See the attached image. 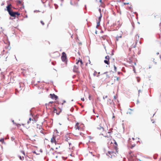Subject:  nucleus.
Listing matches in <instances>:
<instances>
[{
    "mask_svg": "<svg viewBox=\"0 0 161 161\" xmlns=\"http://www.w3.org/2000/svg\"><path fill=\"white\" fill-rule=\"evenodd\" d=\"M63 140L65 141L68 142L69 146L73 143V140L70 136L69 134H67L63 137Z\"/></svg>",
    "mask_w": 161,
    "mask_h": 161,
    "instance_id": "20e7f679",
    "label": "nucleus"
},
{
    "mask_svg": "<svg viewBox=\"0 0 161 161\" xmlns=\"http://www.w3.org/2000/svg\"><path fill=\"white\" fill-rule=\"evenodd\" d=\"M160 58H161V57H160Z\"/></svg>",
    "mask_w": 161,
    "mask_h": 161,
    "instance_id": "09e8293b",
    "label": "nucleus"
},
{
    "mask_svg": "<svg viewBox=\"0 0 161 161\" xmlns=\"http://www.w3.org/2000/svg\"><path fill=\"white\" fill-rule=\"evenodd\" d=\"M114 118V115L113 116V118Z\"/></svg>",
    "mask_w": 161,
    "mask_h": 161,
    "instance_id": "ea45409f",
    "label": "nucleus"
},
{
    "mask_svg": "<svg viewBox=\"0 0 161 161\" xmlns=\"http://www.w3.org/2000/svg\"><path fill=\"white\" fill-rule=\"evenodd\" d=\"M105 58L106 59V60H104V63L108 64V65L109 64V57L108 56H107L105 57Z\"/></svg>",
    "mask_w": 161,
    "mask_h": 161,
    "instance_id": "ddd939ff",
    "label": "nucleus"
},
{
    "mask_svg": "<svg viewBox=\"0 0 161 161\" xmlns=\"http://www.w3.org/2000/svg\"><path fill=\"white\" fill-rule=\"evenodd\" d=\"M132 50L133 51V53L131 55H129L128 58V61L132 65H133V63H134L135 64V63H134V62H133V57L134 56V54L135 53V52H136L135 49L134 50L133 49Z\"/></svg>",
    "mask_w": 161,
    "mask_h": 161,
    "instance_id": "423d86ee",
    "label": "nucleus"
},
{
    "mask_svg": "<svg viewBox=\"0 0 161 161\" xmlns=\"http://www.w3.org/2000/svg\"><path fill=\"white\" fill-rule=\"evenodd\" d=\"M12 140H13V139H14L13 138H12Z\"/></svg>",
    "mask_w": 161,
    "mask_h": 161,
    "instance_id": "37998d69",
    "label": "nucleus"
},
{
    "mask_svg": "<svg viewBox=\"0 0 161 161\" xmlns=\"http://www.w3.org/2000/svg\"><path fill=\"white\" fill-rule=\"evenodd\" d=\"M152 123H154V121H153Z\"/></svg>",
    "mask_w": 161,
    "mask_h": 161,
    "instance_id": "a18cd8bd",
    "label": "nucleus"
},
{
    "mask_svg": "<svg viewBox=\"0 0 161 161\" xmlns=\"http://www.w3.org/2000/svg\"><path fill=\"white\" fill-rule=\"evenodd\" d=\"M47 105L46 108H47Z\"/></svg>",
    "mask_w": 161,
    "mask_h": 161,
    "instance_id": "49530a36",
    "label": "nucleus"
},
{
    "mask_svg": "<svg viewBox=\"0 0 161 161\" xmlns=\"http://www.w3.org/2000/svg\"><path fill=\"white\" fill-rule=\"evenodd\" d=\"M53 103V102H49L48 104L47 105V106L48 107L49 106L50 104H52Z\"/></svg>",
    "mask_w": 161,
    "mask_h": 161,
    "instance_id": "bb28decb",
    "label": "nucleus"
},
{
    "mask_svg": "<svg viewBox=\"0 0 161 161\" xmlns=\"http://www.w3.org/2000/svg\"><path fill=\"white\" fill-rule=\"evenodd\" d=\"M79 63H80V65L81 66H82L83 65V63L82 61L80 60V58H79L78 59H77L76 60V64H78Z\"/></svg>",
    "mask_w": 161,
    "mask_h": 161,
    "instance_id": "2eb2a0df",
    "label": "nucleus"
},
{
    "mask_svg": "<svg viewBox=\"0 0 161 161\" xmlns=\"http://www.w3.org/2000/svg\"><path fill=\"white\" fill-rule=\"evenodd\" d=\"M21 153L23 155H22V156L19 155L20 156H19V157L20 160H23L24 159V156H25V152L24 151H21Z\"/></svg>",
    "mask_w": 161,
    "mask_h": 161,
    "instance_id": "a211bd4d",
    "label": "nucleus"
},
{
    "mask_svg": "<svg viewBox=\"0 0 161 161\" xmlns=\"http://www.w3.org/2000/svg\"><path fill=\"white\" fill-rule=\"evenodd\" d=\"M112 137L109 136V138L110 140L111 139Z\"/></svg>",
    "mask_w": 161,
    "mask_h": 161,
    "instance_id": "c9c22d12",
    "label": "nucleus"
},
{
    "mask_svg": "<svg viewBox=\"0 0 161 161\" xmlns=\"http://www.w3.org/2000/svg\"><path fill=\"white\" fill-rule=\"evenodd\" d=\"M136 78L137 81L138 82H139L141 80V78L139 77H137Z\"/></svg>",
    "mask_w": 161,
    "mask_h": 161,
    "instance_id": "412c9836",
    "label": "nucleus"
},
{
    "mask_svg": "<svg viewBox=\"0 0 161 161\" xmlns=\"http://www.w3.org/2000/svg\"><path fill=\"white\" fill-rule=\"evenodd\" d=\"M108 153L109 154L108 155V156L112 158L113 157H115L116 156L117 154L118 153V151L117 152H116V151H115V152H114V151H108ZM107 155H108L107 154Z\"/></svg>",
    "mask_w": 161,
    "mask_h": 161,
    "instance_id": "1a4fd4ad",
    "label": "nucleus"
},
{
    "mask_svg": "<svg viewBox=\"0 0 161 161\" xmlns=\"http://www.w3.org/2000/svg\"><path fill=\"white\" fill-rule=\"evenodd\" d=\"M136 156L135 155L132 154L131 156H130V160H134L136 158Z\"/></svg>",
    "mask_w": 161,
    "mask_h": 161,
    "instance_id": "f3484780",
    "label": "nucleus"
},
{
    "mask_svg": "<svg viewBox=\"0 0 161 161\" xmlns=\"http://www.w3.org/2000/svg\"><path fill=\"white\" fill-rule=\"evenodd\" d=\"M81 100L83 101H84L85 100L84 98H81Z\"/></svg>",
    "mask_w": 161,
    "mask_h": 161,
    "instance_id": "f704fd0d",
    "label": "nucleus"
},
{
    "mask_svg": "<svg viewBox=\"0 0 161 161\" xmlns=\"http://www.w3.org/2000/svg\"><path fill=\"white\" fill-rule=\"evenodd\" d=\"M114 145L113 146L114 149L116 151V152H118V145L117 143L114 140Z\"/></svg>",
    "mask_w": 161,
    "mask_h": 161,
    "instance_id": "4468645a",
    "label": "nucleus"
},
{
    "mask_svg": "<svg viewBox=\"0 0 161 161\" xmlns=\"http://www.w3.org/2000/svg\"><path fill=\"white\" fill-rule=\"evenodd\" d=\"M12 140H13V139H14L13 138H12Z\"/></svg>",
    "mask_w": 161,
    "mask_h": 161,
    "instance_id": "79ce46f5",
    "label": "nucleus"
},
{
    "mask_svg": "<svg viewBox=\"0 0 161 161\" xmlns=\"http://www.w3.org/2000/svg\"><path fill=\"white\" fill-rule=\"evenodd\" d=\"M100 22L99 21L97 23V26L99 25V24H100Z\"/></svg>",
    "mask_w": 161,
    "mask_h": 161,
    "instance_id": "72a5a7b5",
    "label": "nucleus"
},
{
    "mask_svg": "<svg viewBox=\"0 0 161 161\" xmlns=\"http://www.w3.org/2000/svg\"><path fill=\"white\" fill-rule=\"evenodd\" d=\"M53 110L54 112L56 113L57 115H58L62 111L61 109L59 108H56L53 107Z\"/></svg>",
    "mask_w": 161,
    "mask_h": 161,
    "instance_id": "9d476101",
    "label": "nucleus"
},
{
    "mask_svg": "<svg viewBox=\"0 0 161 161\" xmlns=\"http://www.w3.org/2000/svg\"><path fill=\"white\" fill-rule=\"evenodd\" d=\"M139 36L137 35H136L134 37V40H133L130 43V47L129 48V50L130 51L132 49L135 50V48L136 47L137 43L139 40Z\"/></svg>",
    "mask_w": 161,
    "mask_h": 161,
    "instance_id": "f03ea898",
    "label": "nucleus"
},
{
    "mask_svg": "<svg viewBox=\"0 0 161 161\" xmlns=\"http://www.w3.org/2000/svg\"><path fill=\"white\" fill-rule=\"evenodd\" d=\"M11 7H12V5L10 4H8L6 7L7 10L11 16L15 17L16 16V15L19 16L20 14V13H19L18 12H14L12 11L11 10Z\"/></svg>",
    "mask_w": 161,
    "mask_h": 161,
    "instance_id": "7ed1b4c3",
    "label": "nucleus"
},
{
    "mask_svg": "<svg viewBox=\"0 0 161 161\" xmlns=\"http://www.w3.org/2000/svg\"><path fill=\"white\" fill-rule=\"evenodd\" d=\"M99 11H101V10H100V9H99Z\"/></svg>",
    "mask_w": 161,
    "mask_h": 161,
    "instance_id": "de8ad7c7",
    "label": "nucleus"
},
{
    "mask_svg": "<svg viewBox=\"0 0 161 161\" xmlns=\"http://www.w3.org/2000/svg\"><path fill=\"white\" fill-rule=\"evenodd\" d=\"M41 23L42 24V25H44L45 24L44 23V22H43V21H41Z\"/></svg>",
    "mask_w": 161,
    "mask_h": 161,
    "instance_id": "cd10ccee",
    "label": "nucleus"
},
{
    "mask_svg": "<svg viewBox=\"0 0 161 161\" xmlns=\"http://www.w3.org/2000/svg\"><path fill=\"white\" fill-rule=\"evenodd\" d=\"M102 0H100V2L101 3H102Z\"/></svg>",
    "mask_w": 161,
    "mask_h": 161,
    "instance_id": "58836bf2",
    "label": "nucleus"
},
{
    "mask_svg": "<svg viewBox=\"0 0 161 161\" xmlns=\"http://www.w3.org/2000/svg\"><path fill=\"white\" fill-rule=\"evenodd\" d=\"M159 54V53H157V54Z\"/></svg>",
    "mask_w": 161,
    "mask_h": 161,
    "instance_id": "a19ab883",
    "label": "nucleus"
},
{
    "mask_svg": "<svg viewBox=\"0 0 161 161\" xmlns=\"http://www.w3.org/2000/svg\"><path fill=\"white\" fill-rule=\"evenodd\" d=\"M36 130L38 132H40L44 135L46 134V132L43 131V129L41 125H37L36 127Z\"/></svg>",
    "mask_w": 161,
    "mask_h": 161,
    "instance_id": "0eeeda50",
    "label": "nucleus"
},
{
    "mask_svg": "<svg viewBox=\"0 0 161 161\" xmlns=\"http://www.w3.org/2000/svg\"><path fill=\"white\" fill-rule=\"evenodd\" d=\"M135 146V145H132L130 146V147L132 149Z\"/></svg>",
    "mask_w": 161,
    "mask_h": 161,
    "instance_id": "393cba45",
    "label": "nucleus"
},
{
    "mask_svg": "<svg viewBox=\"0 0 161 161\" xmlns=\"http://www.w3.org/2000/svg\"><path fill=\"white\" fill-rule=\"evenodd\" d=\"M132 152L131 151H130L129 152V154L130 155V156H131V155L132 154Z\"/></svg>",
    "mask_w": 161,
    "mask_h": 161,
    "instance_id": "7c9ffc66",
    "label": "nucleus"
},
{
    "mask_svg": "<svg viewBox=\"0 0 161 161\" xmlns=\"http://www.w3.org/2000/svg\"><path fill=\"white\" fill-rule=\"evenodd\" d=\"M36 121L35 119L33 118V119H31V118H30L29 119V120L27 122V125H26V124H22V125H23L24 127H25V128H26V129H28L30 127V126L28 125L29 124L31 123L33 124L34 123H36Z\"/></svg>",
    "mask_w": 161,
    "mask_h": 161,
    "instance_id": "39448f33",
    "label": "nucleus"
},
{
    "mask_svg": "<svg viewBox=\"0 0 161 161\" xmlns=\"http://www.w3.org/2000/svg\"><path fill=\"white\" fill-rule=\"evenodd\" d=\"M79 67L78 66L74 65V66L73 71L74 72L77 73L78 72Z\"/></svg>",
    "mask_w": 161,
    "mask_h": 161,
    "instance_id": "6ab92c4d",
    "label": "nucleus"
},
{
    "mask_svg": "<svg viewBox=\"0 0 161 161\" xmlns=\"http://www.w3.org/2000/svg\"><path fill=\"white\" fill-rule=\"evenodd\" d=\"M0 142H4V139L2 138L0 139Z\"/></svg>",
    "mask_w": 161,
    "mask_h": 161,
    "instance_id": "c85d7f7f",
    "label": "nucleus"
},
{
    "mask_svg": "<svg viewBox=\"0 0 161 161\" xmlns=\"http://www.w3.org/2000/svg\"><path fill=\"white\" fill-rule=\"evenodd\" d=\"M106 38V36H102L100 37L101 39L105 40Z\"/></svg>",
    "mask_w": 161,
    "mask_h": 161,
    "instance_id": "aec40b11",
    "label": "nucleus"
},
{
    "mask_svg": "<svg viewBox=\"0 0 161 161\" xmlns=\"http://www.w3.org/2000/svg\"><path fill=\"white\" fill-rule=\"evenodd\" d=\"M129 8L130 10H131L132 8L131 5H130V6L129 7Z\"/></svg>",
    "mask_w": 161,
    "mask_h": 161,
    "instance_id": "473e14b6",
    "label": "nucleus"
},
{
    "mask_svg": "<svg viewBox=\"0 0 161 161\" xmlns=\"http://www.w3.org/2000/svg\"><path fill=\"white\" fill-rule=\"evenodd\" d=\"M56 136L53 135L52 138H51V142L52 144H56L57 141H56Z\"/></svg>",
    "mask_w": 161,
    "mask_h": 161,
    "instance_id": "f8f14e48",
    "label": "nucleus"
},
{
    "mask_svg": "<svg viewBox=\"0 0 161 161\" xmlns=\"http://www.w3.org/2000/svg\"><path fill=\"white\" fill-rule=\"evenodd\" d=\"M114 70L115 71H117V68L116 66L114 65Z\"/></svg>",
    "mask_w": 161,
    "mask_h": 161,
    "instance_id": "b1692460",
    "label": "nucleus"
},
{
    "mask_svg": "<svg viewBox=\"0 0 161 161\" xmlns=\"http://www.w3.org/2000/svg\"><path fill=\"white\" fill-rule=\"evenodd\" d=\"M121 36H117L116 37V40L117 41H118L119 38H121Z\"/></svg>",
    "mask_w": 161,
    "mask_h": 161,
    "instance_id": "5701e85b",
    "label": "nucleus"
},
{
    "mask_svg": "<svg viewBox=\"0 0 161 161\" xmlns=\"http://www.w3.org/2000/svg\"><path fill=\"white\" fill-rule=\"evenodd\" d=\"M132 139H133V140H134V139H135V138H134L133 137V138H132Z\"/></svg>",
    "mask_w": 161,
    "mask_h": 161,
    "instance_id": "4c0bfd02",
    "label": "nucleus"
},
{
    "mask_svg": "<svg viewBox=\"0 0 161 161\" xmlns=\"http://www.w3.org/2000/svg\"><path fill=\"white\" fill-rule=\"evenodd\" d=\"M84 127L83 124L76 123L75 126V130L74 132V135L75 136H78L81 135L82 133L81 131L83 130Z\"/></svg>",
    "mask_w": 161,
    "mask_h": 161,
    "instance_id": "f257e3e1",
    "label": "nucleus"
},
{
    "mask_svg": "<svg viewBox=\"0 0 161 161\" xmlns=\"http://www.w3.org/2000/svg\"><path fill=\"white\" fill-rule=\"evenodd\" d=\"M117 102H118V100H117Z\"/></svg>",
    "mask_w": 161,
    "mask_h": 161,
    "instance_id": "c03bdc74",
    "label": "nucleus"
},
{
    "mask_svg": "<svg viewBox=\"0 0 161 161\" xmlns=\"http://www.w3.org/2000/svg\"><path fill=\"white\" fill-rule=\"evenodd\" d=\"M61 58L63 61L64 62H66L67 57L66 54L65 52H63L62 53Z\"/></svg>",
    "mask_w": 161,
    "mask_h": 161,
    "instance_id": "9b49d317",
    "label": "nucleus"
},
{
    "mask_svg": "<svg viewBox=\"0 0 161 161\" xmlns=\"http://www.w3.org/2000/svg\"><path fill=\"white\" fill-rule=\"evenodd\" d=\"M65 101H64V103H62V104L63 105V103H65Z\"/></svg>",
    "mask_w": 161,
    "mask_h": 161,
    "instance_id": "e433bc0d",
    "label": "nucleus"
},
{
    "mask_svg": "<svg viewBox=\"0 0 161 161\" xmlns=\"http://www.w3.org/2000/svg\"><path fill=\"white\" fill-rule=\"evenodd\" d=\"M129 4V3H124V5L128 4Z\"/></svg>",
    "mask_w": 161,
    "mask_h": 161,
    "instance_id": "2f4dec72",
    "label": "nucleus"
},
{
    "mask_svg": "<svg viewBox=\"0 0 161 161\" xmlns=\"http://www.w3.org/2000/svg\"><path fill=\"white\" fill-rule=\"evenodd\" d=\"M115 77L116 78V80H117V81H119V77Z\"/></svg>",
    "mask_w": 161,
    "mask_h": 161,
    "instance_id": "c756f323",
    "label": "nucleus"
},
{
    "mask_svg": "<svg viewBox=\"0 0 161 161\" xmlns=\"http://www.w3.org/2000/svg\"><path fill=\"white\" fill-rule=\"evenodd\" d=\"M50 97L52 99H54L55 100H56L58 98V97L55 94H50Z\"/></svg>",
    "mask_w": 161,
    "mask_h": 161,
    "instance_id": "dca6fc26",
    "label": "nucleus"
},
{
    "mask_svg": "<svg viewBox=\"0 0 161 161\" xmlns=\"http://www.w3.org/2000/svg\"><path fill=\"white\" fill-rule=\"evenodd\" d=\"M106 125L105 122L104 120L103 121H102L101 123L100 124L99 127H97V129L100 130L102 131L104 130V128Z\"/></svg>",
    "mask_w": 161,
    "mask_h": 161,
    "instance_id": "6e6552de",
    "label": "nucleus"
},
{
    "mask_svg": "<svg viewBox=\"0 0 161 161\" xmlns=\"http://www.w3.org/2000/svg\"><path fill=\"white\" fill-rule=\"evenodd\" d=\"M101 17H102V16H101V15L100 16H99L98 18V20H99V22H100L101 21Z\"/></svg>",
    "mask_w": 161,
    "mask_h": 161,
    "instance_id": "a878e982",
    "label": "nucleus"
},
{
    "mask_svg": "<svg viewBox=\"0 0 161 161\" xmlns=\"http://www.w3.org/2000/svg\"><path fill=\"white\" fill-rule=\"evenodd\" d=\"M117 96L116 95V96H114V101L115 102H116V100H117Z\"/></svg>",
    "mask_w": 161,
    "mask_h": 161,
    "instance_id": "4be33fe9",
    "label": "nucleus"
}]
</instances>
